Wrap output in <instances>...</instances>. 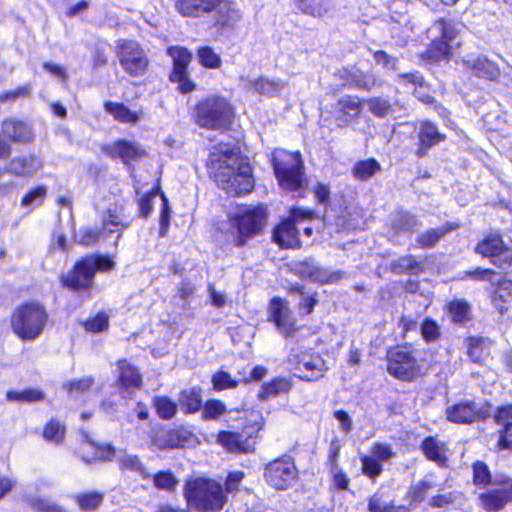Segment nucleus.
I'll return each instance as SVG.
<instances>
[{
	"label": "nucleus",
	"instance_id": "obj_60",
	"mask_svg": "<svg viewBox=\"0 0 512 512\" xmlns=\"http://www.w3.org/2000/svg\"><path fill=\"white\" fill-rule=\"evenodd\" d=\"M31 94V86L29 84L20 86L14 90L6 91L0 94V102H13L19 98H27Z\"/></svg>",
	"mask_w": 512,
	"mask_h": 512
},
{
	"label": "nucleus",
	"instance_id": "obj_40",
	"mask_svg": "<svg viewBox=\"0 0 512 512\" xmlns=\"http://www.w3.org/2000/svg\"><path fill=\"white\" fill-rule=\"evenodd\" d=\"M381 169L380 164L374 159H367L357 162L353 167V175L361 181L374 176Z\"/></svg>",
	"mask_w": 512,
	"mask_h": 512
},
{
	"label": "nucleus",
	"instance_id": "obj_63",
	"mask_svg": "<svg viewBox=\"0 0 512 512\" xmlns=\"http://www.w3.org/2000/svg\"><path fill=\"white\" fill-rule=\"evenodd\" d=\"M433 487L434 485L426 480H423L417 485L413 486L410 491V497L412 501L416 503L423 501L428 491Z\"/></svg>",
	"mask_w": 512,
	"mask_h": 512
},
{
	"label": "nucleus",
	"instance_id": "obj_32",
	"mask_svg": "<svg viewBox=\"0 0 512 512\" xmlns=\"http://www.w3.org/2000/svg\"><path fill=\"white\" fill-rule=\"evenodd\" d=\"M110 154L112 157H119L124 162H128L141 158L144 155V150L133 142L118 141L111 147Z\"/></svg>",
	"mask_w": 512,
	"mask_h": 512
},
{
	"label": "nucleus",
	"instance_id": "obj_38",
	"mask_svg": "<svg viewBox=\"0 0 512 512\" xmlns=\"http://www.w3.org/2000/svg\"><path fill=\"white\" fill-rule=\"evenodd\" d=\"M329 0H297V6L304 14L322 17L329 11Z\"/></svg>",
	"mask_w": 512,
	"mask_h": 512
},
{
	"label": "nucleus",
	"instance_id": "obj_9",
	"mask_svg": "<svg viewBox=\"0 0 512 512\" xmlns=\"http://www.w3.org/2000/svg\"><path fill=\"white\" fill-rule=\"evenodd\" d=\"M387 360L388 373L399 380L412 381L420 376V365L408 347L397 346L391 349Z\"/></svg>",
	"mask_w": 512,
	"mask_h": 512
},
{
	"label": "nucleus",
	"instance_id": "obj_20",
	"mask_svg": "<svg viewBox=\"0 0 512 512\" xmlns=\"http://www.w3.org/2000/svg\"><path fill=\"white\" fill-rule=\"evenodd\" d=\"M217 439L223 447L235 453L253 452L256 444L253 437L230 431H221Z\"/></svg>",
	"mask_w": 512,
	"mask_h": 512
},
{
	"label": "nucleus",
	"instance_id": "obj_41",
	"mask_svg": "<svg viewBox=\"0 0 512 512\" xmlns=\"http://www.w3.org/2000/svg\"><path fill=\"white\" fill-rule=\"evenodd\" d=\"M153 406L157 415L163 420H170L177 413V404L166 396L154 397Z\"/></svg>",
	"mask_w": 512,
	"mask_h": 512
},
{
	"label": "nucleus",
	"instance_id": "obj_22",
	"mask_svg": "<svg viewBox=\"0 0 512 512\" xmlns=\"http://www.w3.org/2000/svg\"><path fill=\"white\" fill-rule=\"evenodd\" d=\"M418 137L420 142L416 150L418 157H424L431 147L445 140V135L441 134L430 121H423L421 123Z\"/></svg>",
	"mask_w": 512,
	"mask_h": 512
},
{
	"label": "nucleus",
	"instance_id": "obj_2",
	"mask_svg": "<svg viewBox=\"0 0 512 512\" xmlns=\"http://www.w3.org/2000/svg\"><path fill=\"white\" fill-rule=\"evenodd\" d=\"M184 495L188 506L201 512L220 511L227 502L221 484L206 478L188 481Z\"/></svg>",
	"mask_w": 512,
	"mask_h": 512
},
{
	"label": "nucleus",
	"instance_id": "obj_27",
	"mask_svg": "<svg viewBox=\"0 0 512 512\" xmlns=\"http://www.w3.org/2000/svg\"><path fill=\"white\" fill-rule=\"evenodd\" d=\"M214 11L215 25L221 28L234 27L241 18L235 5L226 0H222V3Z\"/></svg>",
	"mask_w": 512,
	"mask_h": 512
},
{
	"label": "nucleus",
	"instance_id": "obj_55",
	"mask_svg": "<svg viewBox=\"0 0 512 512\" xmlns=\"http://www.w3.org/2000/svg\"><path fill=\"white\" fill-rule=\"evenodd\" d=\"M394 226L396 230L399 231L413 232L420 226V223L415 216L408 213H402L398 215Z\"/></svg>",
	"mask_w": 512,
	"mask_h": 512
},
{
	"label": "nucleus",
	"instance_id": "obj_16",
	"mask_svg": "<svg viewBox=\"0 0 512 512\" xmlns=\"http://www.w3.org/2000/svg\"><path fill=\"white\" fill-rule=\"evenodd\" d=\"M81 435L82 443L79 446L78 453L85 463L107 461L115 456L116 449L112 445H99L93 442L85 431H82Z\"/></svg>",
	"mask_w": 512,
	"mask_h": 512
},
{
	"label": "nucleus",
	"instance_id": "obj_56",
	"mask_svg": "<svg viewBox=\"0 0 512 512\" xmlns=\"http://www.w3.org/2000/svg\"><path fill=\"white\" fill-rule=\"evenodd\" d=\"M94 383V379L90 376L78 380H71L64 384V388L70 393L82 394L88 391Z\"/></svg>",
	"mask_w": 512,
	"mask_h": 512
},
{
	"label": "nucleus",
	"instance_id": "obj_29",
	"mask_svg": "<svg viewBox=\"0 0 512 512\" xmlns=\"http://www.w3.org/2000/svg\"><path fill=\"white\" fill-rule=\"evenodd\" d=\"M291 388L292 384L287 378L277 377L261 386L258 398L264 401L280 394H287Z\"/></svg>",
	"mask_w": 512,
	"mask_h": 512
},
{
	"label": "nucleus",
	"instance_id": "obj_49",
	"mask_svg": "<svg viewBox=\"0 0 512 512\" xmlns=\"http://www.w3.org/2000/svg\"><path fill=\"white\" fill-rule=\"evenodd\" d=\"M42 435L46 441L59 444L64 439L65 427L58 421L51 420L45 425Z\"/></svg>",
	"mask_w": 512,
	"mask_h": 512
},
{
	"label": "nucleus",
	"instance_id": "obj_61",
	"mask_svg": "<svg viewBox=\"0 0 512 512\" xmlns=\"http://www.w3.org/2000/svg\"><path fill=\"white\" fill-rule=\"evenodd\" d=\"M84 327L89 332H101L108 327V316L105 313H98L94 318L87 320Z\"/></svg>",
	"mask_w": 512,
	"mask_h": 512
},
{
	"label": "nucleus",
	"instance_id": "obj_33",
	"mask_svg": "<svg viewBox=\"0 0 512 512\" xmlns=\"http://www.w3.org/2000/svg\"><path fill=\"white\" fill-rule=\"evenodd\" d=\"M457 227V225L446 224L439 228L430 229L418 235L417 243L421 248L434 247L441 238Z\"/></svg>",
	"mask_w": 512,
	"mask_h": 512
},
{
	"label": "nucleus",
	"instance_id": "obj_35",
	"mask_svg": "<svg viewBox=\"0 0 512 512\" xmlns=\"http://www.w3.org/2000/svg\"><path fill=\"white\" fill-rule=\"evenodd\" d=\"M179 404L184 413H196L202 404L201 390L199 388H189L181 391Z\"/></svg>",
	"mask_w": 512,
	"mask_h": 512
},
{
	"label": "nucleus",
	"instance_id": "obj_64",
	"mask_svg": "<svg viewBox=\"0 0 512 512\" xmlns=\"http://www.w3.org/2000/svg\"><path fill=\"white\" fill-rule=\"evenodd\" d=\"M500 436L498 441L499 449H511L512 450V422H507L504 428L500 430Z\"/></svg>",
	"mask_w": 512,
	"mask_h": 512
},
{
	"label": "nucleus",
	"instance_id": "obj_24",
	"mask_svg": "<svg viewBox=\"0 0 512 512\" xmlns=\"http://www.w3.org/2000/svg\"><path fill=\"white\" fill-rule=\"evenodd\" d=\"M104 109L116 121H119V122L125 123V124L135 125L143 117L142 111H139V112L131 111L123 103L107 101L104 103Z\"/></svg>",
	"mask_w": 512,
	"mask_h": 512
},
{
	"label": "nucleus",
	"instance_id": "obj_62",
	"mask_svg": "<svg viewBox=\"0 0 512 512\" xmlns=\"http://www.w3.org/2000/svg\"><path fill=\"white\" fill-rule=\"evenodd\" d=\"M421 334L428 342L437 340L440 336L438 324L431 319H426L421 325Z\"/></svg>",
	"mask_w": 512,
	"mask_h": 512
},
{
	"label": "nucleus",
	"instance_id": "obj_58",
	"mask_svg": "<svg viewBox=\"0 0 512 512\" xmlns=\"http://www.w3.org/2000/svg\"><path fill=\"white\" fill-rule=\"evenodd\" d=\"M362 471L365 475L376 478L382 472V465L373 456H364L361 459Z\"/></svg>",
	"mask_w": 512,
	"mask_h": 512
},
{
	"label": "nucleus",
	"instance_id": "obj_59",
	"mask_svg": "<svg viewBox=\"0 0 512 512\" xmlns=\"http://www.w3.org/2000/svg\"><path fill=\"white\" fill-rule=\"evenodd\" d=\"M47 190L45 187H37L28 192L21 201V205L24 207H30L33 205H39L43 202L46 197Z\"/></svg>",
	"mask_w": 512,
	"mask_h": 512
},
{
	"label": "nucleus",
	"instance_id": "obj_30",
	"mask_svg": "<svg viewBox=\"0 0 512 512\" xmlns=\"http://www.w3.org/2000/svg\"><path fill=\"white\" fill-rule=\"evenodd\" d=\"M504 247L502 237L499 234L490 233L475 246L474 251L482 257L492 258L498 255Z\"/></svg>",
	"mask_w": 512,
	"mask_h": 512
},
{
	"label": "nucleus",
	"instance_id": "obj_34",
	"mask_svg": "<svg viewBox=\"0 0 512 512\" xmlns=\"http://www.w3.org/2000/svg\"><path fill=\"white\" fill-rule=\"evenodd\" d=\"M447 314L454 323L463 324L470 320L471 309L467 301L454 299L446 306Z\"/></svg>",
	"mask_w": 512,
	"mask_h": 512
},
{
	"label": "nucleus",
	"instance_id": "obj_19",
	"mask_svg": "<svg viewBox=\"0 0 512 512\" xmlns=\"http://www.w3.org/2000/svg\"><path fill=\"white\" fill-rule=\"evenodd\" d=\"M463 65L477 77L495 80L500 76L498 66L484 55L468 56L463 59Z\"/></svg>",
	"mask_w": 512,
	"mask_h": 512
},
{
	"label": "nucleus",
	"instance_id": "obj_52",
	"mask_svg": "<svg viewBox=\"0 0 512 512\" xmlns=\"http://www.w3.org/2000/svg\"><path fill=\"white\" fill-rule=\"evenodd\" d=\"M198 59L201 65L207 68L215 69L221 65L220 56L211 47H201L198 50Z\"/></svg>",
	"mask_w": 512,
	"mask_h": 512
},
{
	"label": "nucleus",
	"instance_id": "obj_23",
	"mask_svg": "<svg viewBox=\"0 0 512 512\" xmlns=\"http://www.w3.org/2000/svg\"><path fill=\"white\" fill-rule=\"evenodd\" d=\"M2 132L14 142L26 143L32 140L31 128L24 122L16 119H7L2 123Z\"/></svg>",
	"mask_w": 512,
	"mask_h": 512
},
{
	"label": "nucleus",
	"instance_id": "obj_18",
	"mask_svg": "<svg viewBox=\"0 0 512 512\" xmlns=\"http://www.w3.org/2000/svg\"><path fill=\"white\" fill-rule=\"evenodd\" d=\"M221 3L222 0H177L175 8L183 17L197 18L214 12Z\"/></svg>",
	"mask_w": 512,
	"mask_h": 512
},
{
	"label": "nucleus",
	"instance_id": "obj_25",
	"mask_svg": "<svg viewBox=\"0 0 512 512\" xmlns=\"http://www.w3.org/2000/svg\"><path fill=\"white\" fill-rule=\"evenodd\" d=\"M421 449L428 460L435 462L438 466H446L447 448L444 442L435 437H426L421 444Z\"/></svg>",
	"mask_w": 512,
	"mask_h": 512
},
{
	"label": "nucleus",
	"instance_id": "obj_31",
	"mask_svg": "<svg viewBox=\"0 0 512 512\" xmlns=\"http://www.w3.org/2000/svg\"><path fill=\"white\" fill-rule=\"evenodd\" d=\"M42 163L35 156L14 158L9 164V171L18 176L29 175L40 169Z\"/></svg>",
	"mask_w": 512,
	"mask_h": 512
},
{
	"label": "nucleus",
	"instance_id": "obj_48",
	"mask_svg": "<svg viewBox=\"0 0 512 512\" xmlns=\"http://www.w3.org/2000/svg\"><path fill=\"white\" fill-rule=\"evenodd\" d=\"M393 271L396 273H418L422 271L421 262L417 261L414 256H404L399 258L397 261L392 264Z\"/></svg>",
	"mask_w": 512,
	"mask_h": 512
},
{
	"label": "nucleus",
	"instance_id": "obj_17",
	"mask_svg": "<svg viewBox=\"0 0 512 512\" xmlns=\"http://www.w3.org/2000/svg\"><path fill=\"white\" fill-rule=\"evenodd\" d=\"M295 272L301 278L309 279L320 284L333 283L341 278V274L339 272L332 273L329 270L318 266L314 259H308L297 263L295 265Z\"/></svg>",
	"mask_w": 512,
	"mask_h": 512
},
{
	"label": "nucleus",
	"instance_id": "obj_53",
	"mask_svg": "<svg viewBox=\"0 0 512 512\" xmlns=\"http://www.w3.org/2000/svg\"><path fill=\"white\" fill-rule=\"evenodd\" d=\"M369 111L377 117H385L392 111L390 102L380 97H373L367 101Z\"/></svg>",
	"mask_w": 512,
	"mask_h": 512
},
{
	"label": "nucleus",
	"instance_id": "obj_54",
	"mask_svg": "<svg viewBox=\"0 0 512 512\" xmlns=\"http://www.w3.org/2000/svg\"><path fill=\"white\" fill-rule=\"evenodd\" d=\"M213 388L216 391L235 388L238 382L232 379L231 375L225 371H218L212 377Z\"/></svg>",
	"mask_w": 512,
	"mask_h": 512
},
{
	"label": "nucleus",
	"instance_id": "obj_37",
	"mask_svg": "<svg viewBox=\"0 0 512 512\" xmlns=\"http://www.w3.org/2000/svg\"><path fill=\"white\" fill-rule=\"evenodd\" d=\"M120 370V383L122 386L129 388H139L142 383V378L138 370L129 364L126 360L118 361Z\"/></svg>",
	"mask_w": 512,
	"mask_h": 512
},
{
	"label": "nucleus",
	"instance_id": "obj_51",
	"mask_svg": "<svg viewBox=\"0 0 512 512\" xmlns=\"http://www.w3.org/2000/svg\"><path fill=\"white\" fill-rule=\"evenodd\" d=\"M284 84L280 81L258 79L253 83V88L259 94L273 95L282 90Z\"/></svg>",
	"mask_w": 512,
	"mask_h": 512
},
{
	"label": "nucleus",
	"instance_id": "obj_26",
	"mask_svg": "<svg viewBox=\"0 0 512 512\" xmlns=\"http://www.w3.org/2000/svg\"><path fill=\"white\" fill-rule=\"evenodd\" d=\"M123 206L118 204L111 205L103 216V227L108 233L123 231L129 227V221L123 214Z\"/></svg>",
	"mask_w": 512,
	"mask_h": 512
},
{
	"label": "nucleus",
	"instance_id": "obj_46",
	"mask_svg": "<svg viewBox=\"0 0 512 512\" xmlns=\"http://www.w3.org/2000/svg\"><path fill=\"white\" fill-rule=\"evenodd\" d=\"M181 443V433L177 430H170L159 434L153 439V444L161 450L176 448L180 446Z\"/></svg>",
	"mask_w": 512,
	"mask_h": 512
},
{
	"label": "nucleus",
	"instance_id": "obj_39",
	"mask_svg": "<svg viewBox=\"0 0 512 512\" xmlns=\"http://www.w3.org/2000/svg\"><path fill=\"white\" fill-rule=\"evenodd\" d=\"M427 56L433 61L449 60L452 56V46L446 40L437 37L427 50Z\"/></svg>",
	"mask_w": 512,
	"mask_h": 512
},
{
	"label": "nucleus",
	"instance_id": "obj_36",
	"mask_svg": "<svg viewBox=\"0 0 512 512\" xmlns=\"http://www.w3.org/2000/svg\"><path fill=\"white\" fill-rule=\"evenodd\" d=\"M114 457L117 458L121 469L131 470L137 473L143 479L150 478V473L147 471L146 467L143 465L137 455L128 454L123 451L118 455L115 454Z\"/></svg>",
	"mask_w": 512,
	"mask_h": 512
},
{
	"label": "nucleus",
	"instance_id": "obj_10",
	"mask_svg": "<svg viewBox=\"0 0 512 512\" xmlns=\"http://www.w3.org/2000/svg\"><path fill=\"white\" fill-rule=\"evenodd\" d=\"M117 57L123 70L132 77L146 73L149 60L136 41L119 40L117 42Z\"/></svg>",
	"mask_w": 512,
	"mask_h": 512
},
{
	"label": "nucleus",
	"instance_id": "obj_42",
	"mask_svg": "<svg viewBox=\"0 0 512 512\" xmlns=\"http://www.w3.org/2000/svg\"><path fill=\"white\" fill-rule=\"evenodd\" d=\"M348 84L357 89L370 90L377 85V78L373 73L355 71L349 73Z\"/></svg>",
	"mask_w": 512,
	"mask_h": 512
},
{
	"label": "nucleus",
	"instance_id": "obj_8",
	"mask_svg": "<svg viewBox=\"0 0 512 512\" xmlns=\"http://www.w3.org/2000/svg\"><path fill=\"white\" fill-rule=\"evenodd\" d=\"M299 473L295 462L290 456L279 457L264 468L266 483L276 490H287L298 481Z\"/></svg>",
	"mask_w": 512,
	"mask_h": 512
},
{
	"label": "nucleus",
	"instance_id": "obj_47",
	"mask_svg": "<svg viewBox=\"0 0 512 512\" xmlns=\"http://www.w3.org/2000/svg\"><path fill=\"white\" fill-rule=\"evenodd\" d=\"M153 484L157 489L172 492L179 484V480L170 471H160L153 476Z\"/></svg>",
	"mask_w": 512,
	"mask_h": 512
},
{
	"label": "nucleus",
	"instance_id": "obj_13",
	"mask_svg": "<svg viewBox=\"0 0 512 512\" xmlns=\"http://www.w3.org/2000/svg\"><path fill=\"white\" fill-rule=\"evenodd\" d=\"M296 370L303 373L299 375L301 379L317 381L324 376L327 366L320 355L304 351L297 355Z\"/></svg>",
	"mask_w": 512,
	"mask_h": 512
},
{
	"label": "nucleus",
	"instance_id": "obj_4",
	"mask_svg": "<svg viewBox=\"0 0 512 512\" xmlns=\"http://www.w3.org/2000/svg\"><path fill=\"white\" fill-rule=\"evenodd\" d=\"M199 126L212 130H226L233 120V109L222 97H210L199 102L195 108Z\"/></svg>",
	"mask_w": 512,
	"mask_h": 512
},
{
	"label": "nucleus",
	"instance_id": "obj_28",
	"mask_svg": "<svg viewBox=\"0 0 512 512\" xmlns=\"http://www.w3.org/2000/svg\"><path fill=\"white\" fill-rule=\"evenodd\" d=\"M362 110V105L357 97L344 96L336 105L338 119L343 122H349L357 117Z\"/></svg>",
	"mask_w": 512,
	"mask_h": 512
},
{
	"label": "nucleus",
	"instance_id": "obj_44",
	"mask_svg": "<svg viewBox=\"0 0 512 512\" xmlns=\"http://www.w3.org/2000/svg\"><path fill=\"white\" fill-rule=\"evenodd\" d=\"M75 501L82 511L96 510L103 501V495L98 492L80 493L75 496Z\"/></svg>",
	"mask_w": 512,
	"mask_h": 512
},
{
	"label": "nucleus",
	"instance_id": "obj_57",
	"mask_svg": "<svg viewBox=\"0 0 512 512\" xmlns=\"http://www.w3.org/2000/svg\"><path fill=\"white\" fill-rule=\"evenodd\" d=\"M473 479L476 485H487L491 482V474L488 466L481 461L473 465Z\"/></svg>",
	"mask_w": 512,
	"mask_h": 512
},
{
	"label": "nucleus",
	"instance_id": "obj_50",
	"mask_svg": "<svg viewBox=\"0 0 512 512\" xmlns=\"http://www.w3.org/2000/svg\"><path fill=\"white\" fill-rule=\"evenodd\" d=\"M226 412L225 404L217 399L208 400L202 409V418L204 420H216Z\"/></svg>",
	"mask_w": 512,
	"mask_h": 512
},
{
	"label": "nucleus",
	"instance_id": "obj_14",
	"mask_svg": "<svg viewBox=\"0 0 512 512\" xmlns=\"http://www.w3.org/2000/svg\"><path fill=\"white\" fill-rule=\"evenodd\" d=\"M481 507L487 512H498L512 501V480L502 482L501 487L479 495Z\"/></svg>",
	"mask_w": 512,
	"mask_h": 512
},
{
	"label": "nucleus",
	"instance_id": "obj_7",
	"mask_svg": "<svg viewBox=\"0 0 512 512\" xmlns=\"http://www.w3.org/2000/svg\"><path fill=\"white\" fill-rule=\"evenodd\" d=\"M266 208L262 205L240 209L232 218V226L237 230L234 244L237 247L261 233L266 224Z\"/></svg>",
	"mask_w": 512,
	"mask_h": 512
},
{
	"label": "nucleus",
	"instance_id": "obj_45",
	"mask_svg": "<svg viewBox=\"0 0 512 512\" xmlns=\"http://www.w3.org/2000/svg\"><path fill=\"white\" fill-rule=\"evenodd\" d=\"M8 401L17 402H39L44 400V393L39 389L29 388L23 391H8L6 393Z\"/></svg>",
	"mask_w": 512,
	"mask_h": 512
},
{
	"label": "nucleus",
	"instance_id": "obj_43",
	"mask_svg": "<svg viewBox=\"0 0 512 512\" xmlns=\"http://www.w3.org/2000/svg\"><path fill=\"white\" fill-rule=\"evenodd\" d=\"M460 24H455L451 21H445L444 19L437 20L431 28L432 32H436L440 34L441 39L446 40V42L450 43L456 39L459 33L458 26Z\"/></svg>",
	"mask_w": 512,
	"mask_h": 512
},
{
	"label": "nucleus",
	"instance_id": "obj_15",
	"mask_svg": "<svg viewBox=\"0 0 512 512\" xmlns=\"http://www.w3.org/2000/svg\"><path fill=\"white\" fill-rule=\"evenodd\" d=\"M487 408H479L474 402H460L446 410L447 419L454 423L469 424L485 419L488 416Z\"/></svg>",
	"mask_w": 512,
	"mask_h": 512
},
{
	"label": "nucleus",
	"instance_id": "obj_1",
	"mask_svg": "<svg viewBox=\"0 0 512 512\" xmlns=\"http://www.w3.org/2000/svg\"><path fill=\"white\" fill-rule=\"evenodd\" d=\"M207 169L217 185L229 195H245L254 188L250 164L243 161L238 150L226 144L212 148Z\"/></svg>",
	"mask_w": 512,
	"mask_h": 512
},
{
	"label": "nucleus",
	"instance_id": "obj_12",
	"mask_svg": "<svg viewBox=\"0 0 512 512\" xmlns=\"http://www.w3.org/2000/svg\"><path fill=\"white\" fill-rule=\"evenodd\" d=\"M168 54L173 60V71L170 80L177 82L183 93L192 92L195 89L194 83L189 79L187 66L192 60V54L185 47H170Z\"/></svg>",
	"mask_w": 512,
	"mask_h": 512
},
{
	"label": "nucleus",
	"instance_id": "obj_6",
	"mask_svg": "<svg viewBox=\"0 0 512 512\" xmlns=\"http://www.w3.org/2000/svg\"><path fill=\"white\" fill-rule=\"evenodd\" d=\"M114 266V261L108 256L90 255L75 264L63 283L71 289H86L91 286L96 271H110Z\"/></svg>",
	"mask_w": 512,
	"mask_h": 512
},
{
	"label": "nucleus",
	"instance_id": "obj_11",
	"mask_svg": "<svg viewBox=\"0 0 512 512\" xmlns=\"http://www.w3.org/2000/svg\"><path fill=\"white\" fill-rule=\"evenodd\" d=\"M312 211L302 208H294L291 210L290 218L283 221L274 229L273 239L282 248H296L300 246L298 231L295 222L298 220L311 218Z\"/></svg>",
	"mask_w": 512,
	"mask_h": 512
},
{
	"label": "nucleus",
	"instance_id": "obj_3",
	"mask_svg": "<svg viewBox=\"0 0 512 512\" xmlns=\"http://www.w3.org/2000/svg\"><path fill=\"white\" fill-rule=\"evenodd\" d=\"M47 319L48 314L43 306L33 302L26 303L14 311L11 327L23 341H33L44 330Z\"/></svg>",
	"mask_w": 512,
	"mask_h": 512
},
{
	"label": "nucleus",
	"instance_id": "obj_5",
	"mask_svg": "<svg viewBox=\"0 0 512 512\" xmlns=\"http://www.w3.org/2000/svg\"><path fill=\"white\" fill-rule=\"evenodd\" d=\"M273 167L280 186L289 191H296L303 184V162L299 152L275 150Z\"/></svg>",
	"mask_w": 512,
	"mask_h": 512
},
{
	"label": "nucleus",
	"instance_id": "obj_21",
	"mask_svg": "<svg viewBox=\"0 0 512 512\" xmlns=\"http://www.w3.org/2000/svg\"><path fill=\"white\" fill-rule=\"evenodd\" d=\"M270 317L275 322L278 330L284 335L289 336L294 332V321L285 302L280 298L272 299L270 303Z\"/></svg>",
	"mask_w": 512,
	"mask_h": 512
}]
</instances>
